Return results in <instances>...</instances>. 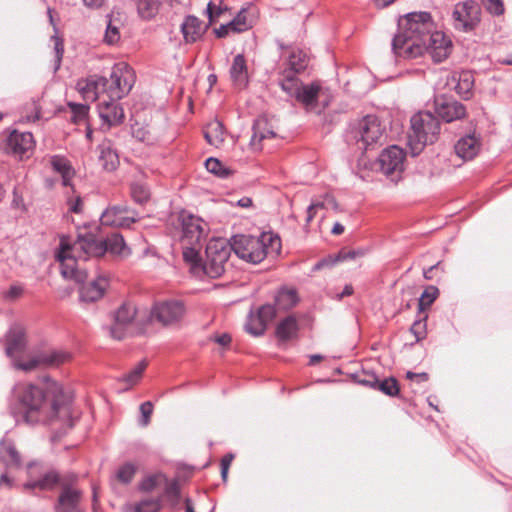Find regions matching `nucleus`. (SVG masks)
<instances>
[{"label": "nucleus", "mask_w": 512, "mask_h": 512, "mask_svg": "<svg viewBox=\"0 0 512 512\" xmlns=\"http://www.w3.org/2000/svg\"><path fill=\"white\" fill-rule=\"evenodd\" d=\"M485 9L492 15L500 16L504 13L502 0H482Z\"/></svg>", "instance_id": "nucleus-55"}, {"label": "nucleus", "mask_w": 512, "mask_h": 512, "mask_svg": "<svg viewBox=\"0 0 512 512\" xmlns=\"http://www.w3.org/2000/svg\"><path fill=\"white\" fill-rule=\"evenodd\" d=\"M454 149L456 155L464 161L472 160L481 149V141L474 134H469L460 138L456 142Z\"/></svg>", "instance_id": "nucleus-24"}, {"label": "nucleus", "mask_w": 512, "mask_h": 512, "mask_svg": "<svg viewBox=\"0 0 512 512\" xmlns=\"http://www.w3.org/2000/svg\"><path fill=\"white\" fill-rule=\"evenodd\" d=\"M67 205L70 212L81 213L83 210V202L80 195L70 197L67 196Z\"/></svg>", "instance_id": "nucleus-60"}, {"label": "nucleus", "mask_w": 512, "mask_h": 512, "mask_svg": "<svg viewBox=\"0 0 512 512\" xmlns=\"http://www.w3.org/2000/svg\"><path fill=\"white\" fill-rule=\"evenodd\" d=\"M159 476L153 475L146 477L140 484V489L142 491H152L158 483Z\"/></svg>", "instance_id": "nucleus-63"}, {"label": "nucleus", "mask_w": 512, "mask_h": 512, "mask_svg": "<svg viewBox=\"0 0 512 512\" xmlns=\"http://www.w3.org/2000/svg\"><path fill=\"white\" fill-rule=\"evenodd\" d=\"M146 366L147 363L145 361L139 362L129 373L123 376L122 380L126 382L129 387H132L140 381Z\"/></svg>", "instance_id": "nucleus-46"}, {"label": "nucleus", "mask_w": 512, "mask_h": 512, "mask_svg": "<svg viewBox=\"0 0 512 512\" xmlns=\"http://www.w3.org/2000/svg\"><path fill=\"white\" fill-rule=\"evenodd\" d=\"M375 390H379L387 396L394 397L399 394L400 388L397 380L394 377H389L384 380L378 379Z\"/></svg>", "instance_id": "nucleus-44"}, {"label": "nucleus", "mask_w": 512, "mask_h": 512, "mask_svg": "<svg viewBox=\"0 0 512 512\" xmlns=\"http://www.w3.org/2000/svg\"><path fill=\"white\" fill-rule=\"evenodd\" d=\"M120 39V32L116 25L112 23L111 20L108 21L105 35H104V41L109 44H115Z\"/></svg>", "instance_id": "nucleus-53"}, {"label": "nucleus", "mask_w": 512, "mask_h": 512, "mask_svg": "<svg viewBox=\"0 0 512 512\" xmlns=\"http://www.w3.org/2000/svg\"><path fill=\"white\" fill-rule=\"evenodd\" d=\"M473 86L474 80L472 75L468 72H463L459 74L454 89L458 95H460L464 99H469Z\"/></svg>", "instance_id": "nucleus-40"}, {"label": "nucleus", "mask_w": 512, "mask_h": 512, "mask_svg": "<svg viewBox=\"0 0 512 512\" xmlns=\"http://www.w3.org/2000/svg\"><path fill=\"white\" fill-rule=\"evenodd\" d=\"M109 80L105 77L93 75L77 82V90L85 101L103 100L107 97V85Z\"/></svg>", "instance_id": "nucleus-16"}, {"label": "nucleus", "mask_w": 512, "mask_h": 512, "mask_svg": "<svg viewBox=\"0 0 512 512\" xmlns=\"http://www.w3.org/2000/svg\"><path fill=\"white\" fill-rule=\"evenodd\" d=\"M99 151V163L102 168L108 172L115 171L119 164V156L113 143L109 139H104L101 144L98 145Z\"/></svg>", "instance_id": "nucleus-25"}, {"label": "nucleus", "mask_w": 512, "mask_h": 512, "mask_svg": "<svg viewBox=\"0 0 512 512\" xmlns=\"http://www.w3.org/2000/svg\"><path fill=\"white\" fill-rule=\"evenodd\" d=\"M410 331L415 336L416 341L423 340L427 335V315L415 320L410 327Z\"/></svg>", "instance_id": "nucleus-51"}, {"label": "nucleus", "mask_w": 512, "mask_h": 512, "mask_svg": "<svg viewBox=\"0 0 512 512\" xmlns=\"http://www.w3.org/2000/svg\"><path fill=\"white\" fill-rule=\"evenodd\" d=\"M353 138L359 145V149L367 150L384 140V128L378 117L368 115L360 120L352 130Z\"/></svg>", "instance_id": "nucleus-9"}, {"label": "nucleus", "mask_w": 512, "mask_h": 512, "mask_svg": "<svg viewBox=\"0 0 512 512\" xmlns=\"http://www.w3.org/2000/svg\"><path fill=\"white\" fill-rule=\"evenodd\" d=\"M184 314L185 307L181 301L168 300L154 304L150 311V318L163 326H170L180 322Z\"/></svg>", "instance_id": "nucleus-11"}, {"label": "nucleus", "mask_w": 512, "mask_h": 512, "mask_svg": "<svg viewBox=\"0 0 512 512\" xmlns=\"http://www.w3.org/2000/svg\"><path fill=\"white\" fill-rule=\"evenodd\" d=\"M159 0H138L137 11L139 16L144 20H151L159 11Z\"/></svg>", "instance_id": "nucleus-39"}, {"label": "nucleus", "mask_w": 512, "mask_h": 512, "mask_svg": "<svg viewBox=\"0 0 512 512\" xmlns=\"http://www.w3.org/2000/svg\"><path fill=\"white\" fill-rule=\"evenodd\" d=\"M0 459L9 468L21 466V456L13 443L4 441L0 443Z\"/></svg>", "instance_id": "nucleus-33"}, {"label": "nucleus", "mask_w": 512, "mask_h": 512, "mask_svg": "<svg viewBox=\"0 0 512 512\" xmlns=\"http://www.w3.org/2000/svg\"><path fill=\"white\" fill-rule=\"evenodd\" d=\"M399 31L392 41L393 52L400 57L413 59L424 54L426 40L434 30L428 12H412L399 20Z\"/></svg>", "instance_id": "nucleus-3"}, {"label": "nucleus", "mask_w": 512, "mask_h": 512, "mask_svg": "<svg viewBox=\"0 0 512 512\" xmlns=\"http://www.w3.org/2000/svg\"><path fill=\"white\" fill-rule=\"evenodd\" d=\"M87 277H89L87 275ZM76 283L81 284L80 288V300L83 302H96L104 296V293L108 287V278L102 275L91 278H86L83 282H78L73 279Z\"/></svg>", "instance_id": "nucleus-19"}, {"label": "nucleus", "mask_w": 512, "mask_h": 512, "mask_svg": "<svg viewBox=\"0 0 512 512\" xmlns=\"http://www.w3.org/2000/svg\"><path fill=\"white\" fill-rule=\"evenodd\" d=\"M357 255V252L356 251H340L337 255V257L333 260V261H330V260H327V259H323L321 261H319L315 266H314V270H319L321 269L323 266L325 265H328V264H334L336 262H339V261H344V260H347V259H354Z\"/></svg>", "instance_id": "nucleus-52"}, {"label": "nucleus", "mask_w": 512, "mask_h": 512, "mask_svg": "<svg viewBox=\"0 0 512 512\" xmlns=\"http://www.w3.org/2000/svg\"><path fill=\"white\" fill-rule=\"evenodd\" d=\"M75 117L78 119H84L88 113L89 107L86 104L69 103Z\"/></svg>", "instance_id": "nucleus-62"}, {"label": "nucleus", "mask_w": 512, "mask_h": 512, "mask_svg": "<svg viewBox=\"0 0 512 512\" xmlns=\"http://www.w3.org/2000/svg\"><path fill=\"white\" fill-rule=\"evenodd\" d=\"M411 131L408 135V144L413 156L418 155L426 145L438 140L440 135V121L429 111H420L411 117Z\"/></svg>", "instance_id": "nucleus-6"}, {"label": "nucleus", "mask_w": 512, "mask_h": 512, "mask_svg": "<svg viewBox=\"0 0 512 512\" xmlns=\"http://www.w3.org/2000/svg\"><path fill=\"white\" fill-rule=\"evenodd\" d=\"M279 310L276 308L275 305L272 304H265L262 305L257 312L255 313L256 316H258L265 324H269L272 322L275 317L277 316V313Z\"/></svg>", "instance_id": "nucleus-50"}, {"label": "nucleus", "mask_w": 512, "mask_h": 512, "mask_svg": "<svg viewBox=\"0 0 512 512\" xmlns=\"http://www.w3.org/2000/svg\"><path fill=\"white\" fill-rule=\"evenodd\" d=\"M40 118V106L37 100L32 99L27 102L22 110L21 121L22 122H35Z\"/></svg>", "instance_id": "nucleus-42"}, {"label": "nucleus", "mask_w": 512, "mask_h": 512, "mask_svg": "<svg viewBox=\"0 0 512 512\" xmlns=\"http://www.w3.org/2000/svg\"><path fill=\"white\" fill-rule=\"evenodd\" d=\"M205 167L208 172L221 178H226L230 174V171L216 158L207 159Z\"/></svg>", "instance_id": "nucleus-47"}, {"label": "nucleus", "mask_w": 512, "mask_h": 512, "mask_svg": "<svg viewBox=\"0 0 512 512\" xmlns=\"http://www.w3.org/2000/svg\"><path fill=\"white\" fill-rule=\"evenodd\" d=\"M53 169L61 174L62 184L64 186L70 185V180L74 175V171L69 164V161L61 156H54L51 159Z\"/></svg>", "instance_id": "nucleus-37"}, {"label": "nucleus", "mask_w": 512, "mask_h": 512, "mask_svg": "<svg viewBox=\"0 0 512 512\" xmlns=\"http://www.w3.org/2000/svg\"><path fill=\"white\" fill-rule=\"evenodd\" d=\"M126 248L125 241L119 233H113L105 239L98 240L93 234L79 235L74 243L62 237L60 249L56 255L60 262L61 275L65 279H75L83 282L87 278V270L81 262L88 257H100L106 252L121 255Z\"/></svg>", "instance_id": "nucleus-2"}, {"label": "nucleus", "mask_w": 512, "mask_h": 512, "mask_svg": "<svg viewBox=\"0 0 512 512\" xmlns=\"http://www.w3.org/2000/svg\"><path fill=\"white\" fill-rule=\"evenodd\" d=\"M233 85L238 89H243L248 84V68L243 54H237L229 70Z\"/></svg>", "instance_id": "nucleus-28"}, {"label": "nucleus", "mask_w": 512, "mask_h": 512, "mask_svg": "<svg viewBox=\"0 0 512 512\" xmlns=\"http://www.w3.org/2000/svg\"><path fill=\"white\" fill-rule=\"evenodd\" d=\"M355 379L357 383L373 389L376 388L378 382V377L374 373H369L365 371L362 374H357L355 376Z\"/></svg>", "instance_id": "nucleus-56"}, {"label": "nucleus", "mask_w": 512, "mask_h": 512, "mask_svg": "<svg viewBox=\"0 0 512 512\" xmlns=\"http://www.w3.org/2000/svg\"><path fill=\"white\" fill-rule=\"evenodd\" d=\"M325 209V210H337L338 204L335 200V198L330 194H325L319 198H316L311 201L310 205L307 208V217H306V223H310L313 218L315 217L318 210Z\"/></svg>", "instance_id": "nucleus-30"}, {"label": "nucleus", "mask_w": 512, "mask_h": 512, "mask_svg": "<svg viewBox=\"0 0 512 512\" xmlns=\"http://www.w3.org/2000/svg\"><path fill=\"white\" fill-rule=\"evenodd\" d=\"M298 322L292 315L284 318L276 327V336L280 341H289L297 336Z\"/></svg>", "instance_id": "nucleus-32"}, {"label": "nucleus", "mask_w": 512, "mask_h": 512, "mask_svg": "<svg viewBox=\"0 0 512 512\" xmlns=\"http://www.w3.org/2000/svg\"><path fill=\"white\" fill-rule=\"evenodd\" d=\"M405 152L396 145L382 151L378 158L380 170L392 180H396L404 168Z\"/></svg>", "instance_id": "nucleus-12"}, {"label": "nucleus", "mask_w": 512, "mask_h": 512, "mask_svg": "<svg viewBox=\"0 0 512 512\" xmlns=\"http://www.w3.org/2000/svg\"><path fill=\"white\" fill-rule=\"evenodd\" d=\"M182 225V242L184 245H199L204 237L203 221L192 214L182 212L179 216Z\"/></svg>", "instance_id": "nucleus-17"}, {"label": "nucleus", "mask_w": 512, "mask_h": 512, "mask_svg": "<svg viewBox=\"0 0 512 512\" xmlns=\"http://www.w3.org/2000/svg\"><path fill=\"white\" fill-rule=\"evenodd\" d=\"M267 328V324L263 322L256 314L250 313L245 324V330L253 336H261Z\"/></svg>", "instance_id": "nucleus-43"}, {"label": "nucleus", "mask_w": 512, "mask_h": 512, "mask_svg": "<svg viewBox=\"0 0 512 512\" xmlns=\"http://www.w3.org/2000/svg\"><path fill=\"white\" fill-rule=\"evenodd\" d=\"M131 196L136 203L143 204L150 198L149 189L140 183L131 185Z\"/></svg>", "instance_id": "nucleus-48"}, {"label": "nucleus", "mask_w": 512, "mask_h": 512, "mask_svg": "<svg viewBox=\"0 0 512 512\" xmlns=\"http://www.w3.org/2000/svg\"><path fill=\"white\" fill-rule=\"evenodd\" d=\"M16 368L21 369L23 371H31L38 367H42V362L40 361V354L37 353L30 360L26 362H17L15 364Z\"/></svg>", "instance_id": "nucleus-58"}, {"label": "nucleus", "mask_w": 512, "mask_h": 512, "mask_svg": "<svg viewBox=\"0 0 512 512\" xmlns=\"http://www.w3.org/2000/svg\"><path fill=\"white\" fill-rule=\"evenodd\" d=\"M15 393L24 408L23 417L26 423L47 424L59 418H66L68 427H72L67 397L59 383L48 382L45 388L31 383H21L16 386Z\"/></svg>", "instance_id": "nucleus-1"}, {"label": "nucleus", "mask_w": 512, "mask_h": 512, "mask_svg": "<svg viewBox=\"0 0 512 512\" xmlns=\"http://www.w3.org/2000/svg\"><path fill=\"white\" fill-rule=\"evenodd\" d=\"M308 64L307 55L301 50H294L290 53L288 58V68L282 72V78L285 74L291 72L292 75L296 76L297 73L303 71Z\"/></svg>", "instance_id": "nucleus-34"}, {"label": "nucleus", "mask_w": 512, "mask_h": 512, "mask_svg": "<svg viewBox=\"0 0 512 512\" xmlns=\"http://www.w3.org/2000/svg\"><path fill=\"white\" fill-rule=\"evenodd\" d=\"M34 147L33 135L30 132L14 130L7 138L6 150L9 154L22 158Z\"/></svg>", "instance_id": "nucleus-20"}, {"label": "nucleus", "mask_w": 512, "mask_h": 512, "mask_svg": "<svg viewBox=\"0 0 512 512\" xmlns=\"http://www.w3.org/2000/svg\"><path fill=\"white\" fill-rule=\"evenodd\" d=\"M211 340H213L215 343H217L221 347L227 348L230 346L232 338H231L230 334L222 333V334L215 335V336L211 337Z\"/></svg>", "instance_id": "nucleus-64"}, {"label": "nucleus", "mask_w": 512, "mask_h": 512, "mask_svg": "<svg viewBox=\"0 0 512 512\" xmlns=\"http://www.w3.org/2000/svg\"><path fill=\"white\" fill-rule=\"evenodd\" d=\"M231 254V245L224 239H213L206 247V260L202 264L201 275L218 278L225 272Z\"/></svg>", "instance_id": "nucleus-7"}, {"label": "nucleus", "mask_w": 512, "mask_h": 512, "mask_svg": "<svg viewBox=\"0 0 512 512\" xmlns=\"http://www.w3.org/2000/svg\"><path fill=\"white\" fill-rule=\"evenodd\" d=\"M231 251L253 264L260 263L268 253H278L281 241L278 236L270 233H262L261 236L235 235L230 240Z\"/></svg>", "instance_id": "nucleus-5"}, {"label": "nucleus", "mask_w": 512, "mask_h": 512, "mask_svg": "<svg viewBox=\"0 0 512 512\" xmlns=\"http://www.w3.org/2000/svg\"><path fill=\"white\" fill-rule=\"evenodd\" d=\"M282 90L294 98L308 113L320 115L331 103L333 94L319 82L304 84L289 72L279 82Z\"/></svg>", "instance_id": "nucleus-4"}, {"label": "nucleus", "mask_w": 512, "mask_h": 512, "mask_svg": "<svg viewBox=\"0 0 512 512\" xmlns=\"http://www.w3.org/2000/svg\"><path fill=\"white\" fill-rule=\"evenodd\" d=\"M197 245L190 246L185 245L184 251H183V258L184 260L190 264V270L191 272L199 277L201 276V268L202 263L200 261L199 253L196 248Z\"/></svg>", "instance_id": "nucleus-38"}, {"label": "nucleus", "mask_w": 512, "mask_h": 512, "mask_svg": "<svg viewBox=\"0 0 512 512\" xmlns=\"http://www.w3.org/2000/svg\"><path fill=\"white\" fill-rule=\"evenodd\" d=\"M138 220V217L127 205H114L108 207L100 217L104 226L128 228Z\"/></svg>", "instance_id": "nucleus-14"}, {"label": "nucleus", "mask_w": 512, "mask_h": 512, "mask_svg": "<svg viewBox=\"0 0 512 512\" xmlns=\"http://www.w3.org/2000/svg\"><path fill=\"white\" fill-rule=\"evenodd\" d=\"M439 290L435 286H428L422 293L418 301V310L419 313H423L427 308H429L432 303L438 297Z\"/></svg>", "instance_id": "nucleus-41"}, {"label": "nucleus", "mask_w": 512, "mask_h": 512, "mask_svg": "<svg viewBox=\"0 0 512 512\" xmlns=\"http://www.w3.org/2000/svg\"><path fill=\"white\" fill-rule=\"evenodd\" d=\"M298 301V294L294 288L283 287L275 295V306L279 312L293 308Z\"/></svg>", "instance_id": "nucleus-31"}, {"label": "nucleus", "mask_w": 512, "mask_h": 512, "mask_svg": "<svg viewBox=\"0 0 512 512\" xmlns=\"http://www.w3.org/2000/svg\"><path fill=\"white\" fill-rule=\"evenodd\" d=\"M207 26L195 16L185 17L181 24V32L186 43L198 41L206 31Z\"/></svg>", "instance_id": "nucleus-27"}, {"label": "nucleus", "mask_w": 512, "mask_h": 512, "mask_svg": "<svg viewBox=\"0 0 512 512\" xmlns=\"http://www.w3.org/2000/svg\"><path fill=\"white\" fill-rule=\"evenodd\" d=\"M39 354L42 367L48 368L59 367L67 362H70L72 359V354L69 351L62 349H48L39 352Z\"/></svg>", "instance_id": "nucleus-29"}, {"label": "nucleus", "mask_w": 512, "mask_h": 512, "mask_svg": "<svg viewBox=\"0 0 512 512\" xmlns=\"http://www.w3.org/2000/svg\"><path fill=\"white\" fill-rule=\"evenodd\" d=\"M481 22V7L473 0L459 2L452 12L453 27L460 32H472Z\"/></svg>", "instance_id": "nucleus-10"}, {"label": "nucleus", "mask_w": 512, "mask_h": 512, "mask_svg": "<svg viewBox=\"0 0 512 512\" xmlns=\"http://www.w3.org/2000/svg\"><path fill=\"white\" fill-rule=\"evenodd\" d=\"M161 508L159 498H148L135 505V512H158Z\"/></svg>", "instance_id": "nucleus-49"}, {"label": "nucleus", "mask_w": 512, "mask_h": 512, "mask_svg": "<svg viewBox=\"0 0 512 512\" xmlns=\"http://www.w3.org/2000/svg\"><path fill=\"white\" fill-rule=\"evenodd\" d=\"M137 308L133 303H123L113 314L110 326V335L114 339L121 340L126 336L128 327L136 319Z\"/></svg>", "instance_id": "nucleus-13"}, {"label": "nucleus", "mask_w": 512, "mask_h": 512, "mask_svg": "<svg viewBox=\"0 0 512 512\" xmlns=\"http://www.w3.org/2000/svg\"><path fill=\"white\" fill-rule=\"evenodd\" d=\"M26 347V336L22 326L14 324L6 335V354L9 357L24 351Z\"/></svg>", "instance_id": "nucleus-26"}, {"label": "nucleus", "mask_w": 512, "mask_h": 512, "mask_svg": "<svg viewBox=\"0 0 512 512\" xmlns=\"http://www.w3.org/2000/svg\"><path fill=\"white\" fill-rule=\"evenodd\" d=\"M108 80L107 97L120 100L129 94L135 84L136 76L131 66L125 62H119L112 67Z\"/></svg>", "instance_id": "nucleus-8"}, {"label": "nucleus", "mask_w": 512, "mask_h": 512, "mask_svg": "<svg viewBox=\"0 0 512 512\" xmlns=\"http://www.w3.org/2000/svg\"><path fill=\"white\" fill-rule=\"evenodd\" d=\"M229 26H232V32L240 33L248 30L251 27V23L246 18V11L243 9L229 22Z\"/></svg>", "instance_id": "nucleus-45"}, {"label": "nucleus", "mask_w": 512, "mask_h": 512, "mask_svg": "<svg viewBox=\"0 0 512 512\" xmlns=\"http://www.w3.org/2000/svg\"><path fill=\"white\" fill-rule=\"evenodd\" d=\"M135 467L131 463H127L120 467L117 473V478L119 481H121L124 484H128L133 479V476L135 474Z\"/></svg>", "instance_id": "nucleus-54"}, {"label": "nucleus", "mask_w": 512, "mask_h": 512, "mask_svg": "<svg viewBox=\"0 0 512 512\" xmlns=\"http://www.w3.org/2000/svg\"><path fill=\"white\" fill-rule=\"evenodd\" d=\"M98 112L102 121L111 127L121 124L124 121L125 114L118 100L106 97L98 103Z\"/></svg>", "instance_id": "nucleus-22"}, {"label": "nucleus", "mask_w": 512, "mask_h": 512, "mask_svg": "<svg viewBox=\"0 0 512 512\" xmlns=\"http://www.w3.org/2000/svg\"><path fill=\"white\" fill-rule=\"evenodd\" d=\"M451 49V40L443 32L433 31L426 40L424 53H428L434 62L440 63L449 56Z\"/></svg>", "instance_id": "nucleus-18"}, {"label": "nucleus", "mask_w": 512, "mask_h": 512, "mask_svg": "<svg viewBox=\"0 0 512 512\" xmlns=\"http://www.w3.org/2000/svg\"><path fill=\"white\" fill-rule=\"evenodd\" d=\"M434 107L437 114L448 123L465 118L467 113L462 103L446 95L436 96Z\"/></svg>", "instance_id": "nucleus-15"}, {"label": "nucleus", "mask_w": 512, "mask_h": 512, "mask_svg": "<svg viewBox=\"0 0 512 512\" xmlns=\"http://www.w3.org/2000/svg\"><path fill=\"white\" fill-rule=\"evenodd\" d=\"M225 9L226 7L222 8L221 5L216 6L212 1H210L206 9V13L209 18V23H213L215 21V18L219 17Z\"/></svg>", "instance_id": "nucleus-61"}, {"label": "nucleus", "mask_w": 512, "mask_h": 512, "mask_svg": "<svg viewBox=\"0 0 512 512\" xmlns=\"http://www.w3.org/2000/svg\"><path fill=\"white\" fill-rule=\"evenodd\" d=\"M140 425L146 427L150 423V418L153 413V404L150 401L143 402L140 405Z\"/></svg>", "instance_id": "nucleus-57"}, {"label": "nucleus", "mask_w": 512, "mask_h": 512, "mask_svg": "<svg viewBox=\"0 0 512 512\" xmlns=\"http://www.w3.org/2000/svg\"><path fill=\"white\" fill-rule=\"evenodd\" d=\"M204 137L210 145L219 147L224 142L222 123L217 120L210 122L204 130Z\"/></svg>", "instance_id": "nucleus-36"}, {"label": "nucleus", "mask_w": 512, "mask_h": 512, "mask_svg": "<svg viewBox=\"0 0 512 512\" xmlns=\"http://www.w3.org/2000/svg\"><path fill=\"white\" fill-rule=\"evenodd\" d=\"M275 137L276 133L268 119L260 117L253 124V135L250 140V145L254 150H261L263 140Z\"/></svg>", "instance_id": "nucleus-23"}, {"label": "nucleus", "mask_w": 512, "mask_h": 512, "mask_svg": "<svg viewBox=\"0 0 512 512\" xmlns=\"http://www.w3.org/2000/svg\"><path fill=\"white\" fill-rule=\"evenodd\" d=\"M82 492L70 485H63L58 502L55 506L56 512H83L80 507Z\"/></svg>", "instance_id": "nucleus-21"}, {"label": "nucleus", "mask_w": 512, "mask_h": 512, "mask_svg": "<svg viewBox=\"0 0 512 512\" xmlns=\"http://www.w3.org/2000/svg\"><path fill=\"white\" fill-rule=\"evenodd\" d=\"M165 494L174 504L177 503L180 496V487L176 480L166 486Z\"/></svg>", "instance_id": "nucleus-59"}, {"label": "nucleus", "mask_w": 512, "mask_h": 512, "mask_svg": "<svg viewBox=\"0 0 512 512\" xmlns=\"http://www.w3.org/2000/svg\"><path fill=\"white\" fill-rule=\"evenodd\" d=\"M59 480H60L59 475L55 471H50V472L44 474L37 481L26 482L23 485V488L25 490H33V489L50 490V489L54 488V486L59 482Z\"/></svg>", "instance_id": "nucleus-35"}]
</instances>
